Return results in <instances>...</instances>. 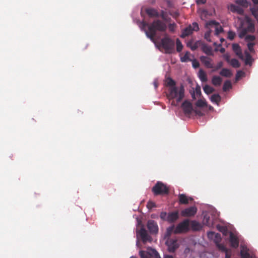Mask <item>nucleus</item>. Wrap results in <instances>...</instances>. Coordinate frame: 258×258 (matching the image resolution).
<instances>
[{
    "mask_svg": "<svg viewBox=\"0 0 258 258\" xmlns=\"http://www.w3.org/2000/svg\"><path fill=\"white\" fill-rule=\"evenodd\" d=\"M155 207H156V205H155V203H154L153 202L149 201L147 203V207L148 208V209H151L152 208Z\"/></svg>",
    "mask_w": 258,
    "mask_h": 258,
    "instance_id": "de8ad7c7",
    "label": "nucleus"
},
{
    "mask_svg": "<svg viewBox=\"0 0 258 258\" xmlns=\"http://www.w3.org/2000/svg\"><path fill=\"white\" fill-rule=\"evenodd\" d=\"M166 245L167 246L168 250L170 252H174L179 247V244L176 239L168 238L166 241Z\"/></svg>",
    "mask_w": 258,
    "mask_h": 258,
    "instance_id": "1a4fd4ad",
    "label": "nucleus"
},
{
    "mask_svg": "<svg viewBox=\"0 0 258 258\" xmlns=\"http://www.w3.org/2000/svg\"><path fill=\"white\" fill-rule=\"evenodd\" d=\"M174 229H175V228H174V225L168 227L166 230V236L169 237L170 236V235L171 234V233L173 232H174Z\"/></svg>",
    "mask_w": 258,
    "mask_h": 258,
    "instance_id": "58836bf2",
    "label": "nucleus"
},
{
    "mask_svg": "<svg viewBox=\"0 0 258 258\" xmlns=\"http://www.w3.org/2000/svg\"><path fill=\"white\" fill-rule=\"evenodd\" d=\"M232 49L235 53L236 55H237L240 58L242 59L243 58L242 51L239 44L236 43L233 44Z\"/></svg>",
    "mask_w": 258,
    "mask_h": 258,
    "instance_id": "412c9836",
    "label": "nucleus"
},
{
    "mask_svg": "<svg viewBox=\"0 0 258 258\" xmlns=\"http://www.w3.org/2000/svg\"><path fill=\"white\" fill-rule=\"evenodd\" d=\"M235 36V33L232 31H229L228 32V38L230 40H232L234 39V37Z\"/></svg>",
    "mask_w": 258,
    "mask_h": 258,
    "instance_id": "37998d69",
    "label": "nucleus"
},
{
    "mask_svg": "<svg viewBox=\"0 0 258 258\" xmlns=\"http://www.w3.org/2000/svg\"><path fill=\"white\" fill-rule=\"evenodd\" d=\"M176 50L177 52H180L181 51L183 48V45L178 38H177L176 40Z\"/></svg>",
    "mask_w": 258,
    "mask_h": 258,
    "instance_id": "72a5a7b5",
    "label": "nucleus"
},
{
    "mask_svg": "<svg viewBox=\"0 0 258 258\" xmlns=\"http://www.w3.org/2000/svg\"><path fill=\"white\" fill-rule=\"evenodd\" d=\"M140 255L141 258H150L148 254L144 251H140Z\"/></svg>",
    "mask_w": 258,
    "mask_h": 258,
    "instance_id": "09e8293b",
    "label": "nucleus"
},
{
    "mask_svg": "<svg viewBox=\"0 0 258 258\" xmlns=\"http://www.w3.org/2000/svg\"><path fill=\"white\" fill-rule=\"evenodd\" d=\"M181 108L186 115H190L194 111L192 104L188 100H185L182 103Z\"/></svg>",
    "mask_w": 258,
    "mask_h": 258,
    "instance_id": "9b49d317",
    "label": "nucleus"
},
{
    "mask_svg": "<svg viewBox=\"0 0 258 258\" xmlns=\"http://www.w3.org/2000/svg\"><path fill=\"white\" fill-rule=\"evenodd\" d=\"M167 98L169 100L175 99L171 102V105L176 106L184 97V88L182 85L179 87H173L168 88V92L167 94Z\"/></svg>",
    "mask_w": 258,
    "mask_h": 258,
    "instance_id": "f03ea898",
    "label": "nucleus"
},
{
    "mask_svg": "<svg viewBox=\"0 0 258 258\" xmlns=\"http://www.w3.org/2000/svg\"><path fill=\"white\" fill-rule=\"evenodd\" d=\"M232 88V84L229 80L226 81L223 86V90L224 91H227L228 90Z\"/></svg>",
    "mask_w": 258,
    "mask_h": 258,
    "instance_id": "473e14b6",
    "label": "nucleus"
},
{
    "mask_svg": "<svg viewBox=\"0 0 258 258\" xmlns=\"http://www.w3.org/2000/svg\"><path fill=\"white\" fill-rule=\"evenodd\" d=\"M179 218L178 211H174L168 214L167 221L169 223H173Z\"/></svg>",
    "mask_w": 258,
    "mask_h": 258,
    "instance_id": "6ab92c4d",
    "label": "nucleus"
},
{
    "mask_svg": "<svg viewBox=\"0 0 258 258\" xmlns=\"http://www.w3.org/2000/svg\"><path fill=\"white\" fill-rule=\"evenodd\" d=\"M205 27L207 29H209L214 27L215 28V35L217 36L223 32L224 31L220 24L215 20H211L207 22L206 23Z\"/></svg>",
    "mask_w": 258,
    "mask_h": 258,
    "instance_id": "0eeeda50",
    "label": "nucleus"
},
{
    "mask_svg": "<svg viewBox=\"0 0 258 258\" xmlns=\"http://www.w3.org/2000/svg\"><path fill=\"white\" fill-rule=\"evenodd\" d=\"M255 31L254 25L251 20L245 16L241 20L240 26L238 29V36L240 38H243L248 33H253Z\"/></svg>",
    "mask_w": 258,
    "mask_h": 258,
    "instance_id": "7ed1b4c3",
    "label": "nucleus"
},
{
    "mask_svg": "<svg viewBox=\"0 0 258 258\" xmlns=\"http://www.w3.org/2000/svg\"><path fill=\"white\" fill-rule=\"evenodd\" d=\"M251 12H252V14L253 15V16L255 17V18H257L258 17V14L257 13V12L255 10H252L251 11Z\"/></svg>",
    "mask_w": 258,
    "mask_h": 258,
    "instance_id": "13d9d810",
    "label": "nucleus"
},
{
    "mask_svg": "<svg viewBox=\"0 0 258 258\" xmlns=\"http://www.w3.org/2000/svg\"><path fill=\"white\" fill-rule=\"evenodd\" d=\"M200 60L204 66L208 69L214 68V63L213 60L210 57L206 56H201L200 57Z\"/></svg>",
    "mask_w": 258,
    "mask_h": 258,
    "instance_id": "2eb2a0df",
    "label": "nucleus"
},
{
    "mask_svg": "<svg viewBox=\"0 0 258 258\" xmlns=\"http://www.w3.org/2000/svg\"><path fill=\"white\" fill-rule=\"evenodd\" d=\"M223 66V63L222 61H219L216 66L214 65V68L213 69V72H215L220 69H221Z\"/></svg>",
    "mask_w": 258,
    "mask_h": 258,
    "instance_id": "ea45409f",
    "label": "nucleus"
},
{
    "mask_svg": "<svg viewBox=\"0 0 258 258\" xmlns=\"http://www.w3.org/2000/svg\"><path fill=\"white\" fill-rule=\"evenodd\" d=\"M219 51L221 52V53H224L225 52V49L223 47H222L219 50Z\"/></svg>",
    "mask_w": 258,
    "mask_h": 258,
    "instance_id": "e2e57ef3",
    "label": "nucleus"
},
{
    "mask_svg": "<svg viewBox=\"0 0 258 258\" xmlns=\"http://www.w3.org/2000/svg\"><path fill=\"white\" fill-rule=\"evenodd\" d=\"M245 54V64H250L252 62V57L250 53L245 51L244 52Z\"/></svg>",
    "mask_w": 258,
    "mask_h": 258,
    "instance_id": "c85d7f7f",
    "label": "nucleus"
},
{
    "mask_svg": "<svg viewBox=\"0 0 258 258\" xmlns=\"http://www.w3.org/2000/svg\"><path fill=\"white\" fill-rule=\"evenodd\" d=\"M214 235L215 237V240L216 243H217V246L218 247V248L219 249V250H220L221 251L225 252L230 249H228L227 248H226L224 245L218 243L221 240V237H220V234L215 233V232H210L208 233V236L210 238L212 237Z\"/></svg>",
    "mask_w": 258,
    "mask_h": 258,
    "instance_id": "9d476101",
    "label": "nucleus"
},
{
    "mask_svg": "<svg viewBox=\"0 0 258 258\" xmlns=\"http://www.w3.org/2000/svg\"><path fill=\"white\" fill-rule=\"evenodd\" d=\"M167 85L169 87V88H172L173 87H176L175 86V82L171 78H169L167 80Z\"/></svg>",
    "mask_w": 258,
    "mask_h": 258,
    "instance_id": "c9c22d12",
    "label": "nucleus"
},
{
    "mask_svg": "<svg viewBox=\"0 0 258 258\" xmlns=\"http://www.w3.org/2000/svg\"><path fill=\"white\" fill-rule=\"evenodd\" d=\"M146 14L150 18H158L159 17V13L158 11L153 8H148L145 10Z\"/></svg>",
    "mask_w": 258,
    "mask_h": 258,
    "instance_id": "f3484780",
    "label": "nucleus"
},
{
    "mask_svg": "<svg viewBox=\"0 0 258 258\" xmlns=\"http://www.w3.org/2000/svg\"><path fill=\"white\" fill-rule=\"evenodd\" d=\"M198 77L202 82H206L208 80L207 74L203 69H201L199 70Z\"/></svg>",
    "mask_w": 258,
    "mask_h": 258,
    "instance_id": "a878e982",
    "label": "nucleus"
},
{
    "mask_svg": "<svg viewBox=\"0 0 258 258\" xmlns=\"http://www.w3.org/2000/svg\"><path fill=\"white\" fill-rule=\"evenodd\" d=\"M229 9L233 13H236L238 14L242 15L244 14V10L241 7L234 5H231Z\"/></svg>",
    "mask_w": 258,
    "mask_h": 258,
    "instance_id": "aec40b11",
    "label": "nucleus"
},
{
    "mask_svg": "<svg viewBox=\"0 0 258 258\" xmlns=\"http://www.w3.org/2000/svg\"><path fill=\"white\" fill-rule=\"evenodd\" d=\"M147 226L151 234H156L158 233V226L157 223L155 221L149 220L147 222Z\"/></svg>",
    "mask_w": 258,
    "mask_h": 258,
    "instance_id": "f8f14e48",
    "label": "nucleus"
},
{
    "mask_svg": "<svg viewBox=\"0 0 258 258\" xmlns=\"http://www.w3.org/2000/svg\"><path fill=\"white\" fill-rule=\"evenodd\" d=\"M220 75L222 76L229 78L232 76V73H231L230 70L226 68H223L220 71Z\"/></svg>",
    "mask_w": 258,
    "mask_h": 258,
    "instance_id": "bb28decb",
    "label": "nucleus"
},
{
    "mask_svg": "<svg viewBox=\"0 0 258 258\" xmlns=\"http://www.w3.org/2000/svg\"><path fill=\"white\" fill-rule=\"evenodd\" d=\"M203 90L205 93L207 94H210L214 91V89L209 86V85H205L203 87Z\"/></svg>",
    "mask_w": 258,
    "mask_h": 258,
    "instance_id": "c756f323",
    "label": "nucleus"
},
{
    "mask_svg": "<svg viewBox=\"0 0 258 258\" xmlns=\"http://www.w3.org/2000/svg\"><path fill=\"white\" fill-rule=\"evenodd\" d=\"M189 221L185 219L179 223L174 229V233L179 234L187 232L189 230Z\"/></svg>",
    "mask_w": 258,
    "mask_h": 258,
    "instance_id": "423d86ee",
    "label": "nucleus"
},
{
    "mask_svg": "<svg viewBox=\"0 0 258 258\" xmlns=\"http://www.w3.org/2000/svg\"><path fill=\"white\" fill-rule=\"evenodd\" d=\"M241 258H252L247 248L242 247L240 250Z\"/></svg>",
    "mask_w": 258,
    "mask_h": 258,
    "instance_id": "393cba45",
    "label": "nucleus"
},
{
    "mask_svg": "<svg viewBox=\"0 0 258 258\" xmlns=\"http://www.w3.org/2000/svg\"><path fill=\"white\" fill-rule=\"evenodd\" d=\"M142 25L143 28L148 26V30H145V33L147 36L152 41L154 40L157 31L165 32L167 29L166 24L160 20H155L150 24L143 22Z\"/></svg>",
    "mask_w": 258,
    "mask_h": 258,
    "instance_id": "f257e3e1",
    "label": "nucleus"
},
{
    "mask_svg": "<svg viewBox=\"0 0 258 258\" xmlns=\"http://www.w3.org/2000/svg\"><path fill=\"white\" fill-rule=\"evenodd\" d=\"M212 32V30H209V31H207L204 35V38L205 39H206L209 42H211V40L210 39L211 34Z\"/></svg>",
    "mask_w": 258,
    "mask_h": 258,
    "instance_id": "79ce46f5",
    "label": "nucleus"
},
{
    "mask_svg": "<svg viewBox=\"0 0 258 258\" xmlns=\"http://www.w3.org/2000/svg\"><path fill=\"white\" fill-rule=\"evenodd\" d=\"M159 17H161L164 21L167 20V13L163 10L161 11L160 13H159Z\"/></svg>",
    "mask_w": 258,
    "mask_h": 258,
    "instance_id": "c03bdc74",
    "label": "nucleus"
},
{
    "mask_svg": "<svg viewBox=\"0 0 258 258\" xmlns=\"http://www.w3.org/2000/svg\"><path fill=\"white\" fill-rule=\"evenodd\" d=\"M197 212V208L192 206L183 210L181 212V214L183 217H191L194 216Z\"/></svg>",
    "mask_w": 258,
    "mask_h": 258,
    "instance_id": "ddd939ff",
    "label": "nucleus"
},
{
    "mask_svg": "<svg viewBox=\"0 0 258 258\" xmlns=\"http://www.w3.org/2000/svg\"><path fill=\"white\" fill-rule=\"evenodd\" d=\"M160 217L161 219L167 221L168 214L166 212H162L161 213Z\"/></svg>",
    "mask_w": 258,
    "mask_h": 258,
    "instance_id": "a18cd8bd",
    "label": "nucleus"
},
{
    "mask_svg": "<svg viewBox=\"0 0 258 258\" xmlns=\"http://www.w3.org/2000/svg\"><path fill=\"white\" fill-rule=\"evenodd\" d=\"M155 258H161L159 253L156 251H155Z\"/></svg>",
    "mask_w": 258,
    "mask_h": 258,
    "instance_id": "bf43d9fd",
    "label": "nucleus"
},
{
    "mask_svg": "<svg viewBox=\"0 0 258 258\" xmlns=\"http://www.w3.org/2000/svg\"><path fill=\"white\" fill-rule=\"evenodd\" d=\"M190 227L193 231H199L202 228L200 223L196 221H191L190 222Z\"/></svg>",
    "mask_w": 258,
    "mask_h": 258,
    "instance_id": "b1692460",
    "label": "nucleus"
},
{
    "mask_svg": "<svg viewBox=\"0 0 258 258\" xmlns=\"http://www.w3.org/2000/svg\"><path fill=\"white\" fill-rule=\"evenodd\" d=\"M130 258H137V257L136 256H132Z\"/></svg>",
    "mask_w": 258,
    "mask_h": 258,
    "instance_id": "774afa93",
    "label": "nucleus"
},
{
    "mask_svg": "<svg viewBox=\"0 0 258 258\" xmlns=\"http://www.w3.org/2000/svg\"><path fill=\"white\" fill-rule=\"evenodd\" d=\"M154 85H155V88L157 87V84L156 82L154 83Z\"/></svg>",
    "mask_w": 258,
    "mask_h": 258,
    "instance_id": "338daca9",
    "label": "nucleus"
},
{
    "mask_svg": "<svg viewBox=\"0 0 258 258\" xmlns=\"http://www.w3.org/2000/svg\"><path fill=\"white\" fill-rule=\"evenodd\" d=\"M235 3L242 7H247L248 6L247 2L246 0H236Z\"/></svg>",
    "mask_w": 258,
    "mask_h": 258,
    "instance_id": "4c0bfd02",
    "label": "nucleus"
},
{
    "mask_svg": "<svg viewBox=\"0 0 258 258\" xmlns=\"http://www.w3.org/2000/svg\"><path fill=\"white\" fill-rule=\"evenodd\" d=\"M243 74V73L241 71H237L236 75V79L238 80L239 78H240L242 76V75Z\"/></svg>",
    "mask_w": 258,
    "mask_h": 258,
    "instance_id": "864d4df0",
    "label": "nucleus"
},
{
    "mask_svg": "<svg viewBox=\"0 0 258 258\" xmlns=\"http://www.w3.org/2000/svg\"><path fill=\"white\" fill-rule=\"evenodd\" d=\"M245 40L248 42H253L255 39V37L254 35H247L245 36Z\"/></svg>",
    "mask_w": 258,
    "mask_h": 258,
    "instance_id": "e433bc0d",
    "label": "nucleus"
},
{
    "mask_svg": "<svg viewBox=\"0 0 258 258\" xmlns=\"http://www.w3.org/2000/svg\"><path fill=\"white\" fill-rule=\"evenodd\" d=\"M152 190L155 195H167L169 193V189L163 182L158 181L153 187Z\"/></svg>",
    "mask_w": 258,
    "mask_h": 258,
    "instance_id": "39448f33",
    "label": "nucleus"
},
{
    "mask_svg": "<svg viewBox=\"0 0 258 258\" xmlns=\"http://www.w3.org/2000/svg\"><path fill=\"white\" fill-rule=\"evenodd\" d=\"M202 50L207 55L209 56H214V53L213 48L211 46H209L207 44L201 43Z\"/></svg>",
    "mask_w": 258,
    "mask_h": 258,
    "instance_id": "a211bd4d",
    "label": "nucleus"
},
{
    "mask_svg": "<svg viewBox=\"0 0 258 258\" xmlns=\"http://www.w3.org/2000/svg\"><path fill=\"white\" fill-rule=\"evenodd\" d=\"M229 242L230 246L233 248H236L239 246L238 238L232 232H230L229 234Z\"/></svg>",
    "mask_w": 258,
    "mask_h": 258,
    "instance_id": "dca6fc26",
    "label": "nucleus"
},
{
    "mask_svg": "<svg viewBox=\"0 0 258 258\" xmlns=\"http://www.w3.org/2000/svg\"><path fill=\"white\" fill-rule=\"evenodd\" d=\"M137 233L138 236L139 235L140 236L144 243H146L147 241L151 240V237L149 235L147 230L144 228H141L140 230L137 231Z\"/></svg>",
    "mask_w": 258,
    "mask_h": 258,
    "instance_id": "4468645a",
    "label": "nucleus"
},
{
    "mask_svg": "<svg viewBox=\"0 0 258 258\" xmlns=\"http://www.w3.org/2000/svg\"><path fill=\"white\" fill-rule=\"evenodd\" d=\"M164 258H174V257L171 255H165Z\"/></svg>",
    "mask_w": 258,
    "mask_h": 258,
    "instance_id": "680f3d73",
    "label": "nucleus"
},
{
    "mask_svg": "<svg viewBox=\"0 0 258 258\" xmlns=\"http://www.w3.org/2000/svg\"><path fill=\"white\" fill-rule=\"evenodd\" d=\"M196 105L198 107H203L207 106V103L205 100L199 99L196 102Z\"/></svg>",
    "mask_w": 258,
    "mask_h": 258,
    "instance_id": "f704fd0d",
    "label": "nucleus"
},
{
    "mask_svg": "<svg viewBox=\"0 0 258 258\" xmlns=\"http://www.w3.org/2000/svg\"><path fill=\"white\" fill-rule=\"evenodd\" d=\"M225 258H231L232 251L231 249H229L227 251L225 252Z\"/></svg>",
    "mask_w": 258,
    "mask_h": 258,
    "instance_id": "603ef678",
    "label": "nucleus"
},
{
    "mask_svg": "<svg viewBox=\"0 0 258 258\" xmlns=\"http://www.w3.org/2000/svg\"><path fill=\"white\" fill-rule=\"evenodd\" d=\"M221 99V96L218 94H215L211 96V101L213 103L218 104Z\"/></svg>",
    "mask_w": 258,
    "mask_h": 258,
    "instance_id": "cd10ccee",
    "label": "nucleus"
},
{
    "mask_svg": "<svg viewBox=\"0 0 258 258\" xmlns=\"http://www.w3.org/2000/svg\"><path fill=\"white\" fill-rule=\"evenodd\" d=\"M207 2V0H197L196 2L198 5L205 4Z\"/></svg>",
    "mask_w": 258,
    "mask_h": 258,
    "instance_id": "6e6d98bb",
    "label": "nucleus"
},
{
    "mask_svg": "<svg viewBox=\"0 0 258 258\" xmlns=\"http://www.w3.org/2000/svg\"><path fill=\"white\" fill-rule=\"evenodd\" d=\"M194 112H195L196 114H198V115H202V112L200 111H199L198 110H194Z\"/></svg>",
    "mask_w": 258,
    "mask_h": 258,
    "instance_id": "052dcab7",
    "label": "nucleus"
},
{
    "mask_svg": "<svg viewBox=\"0 0 258 258\" xmlns=\"http://www.w3.org/2000/svg\"><path fill=\"white\" fill-rule=\"evenodd\" d=\"M220 41L221 42H223L224 41V39L222 38L220 39Z\"/></svg>",
    "mask_w": 258,
    "mask_h": 258,
    "instance_id": "69168bd1",
    "label": "nucleus"
},
{
    "mask_svg": "<svg viewBox=\"0 0 258 258\" xmlns=\"http://www.w3.org/2000/svg\"><path fill=\"white\" fill-rule=\"evenodd\" d=\"M176 27V24L175 23L170 24L168 26L169 29L171 32H174Z\"/></svg>",
    "mask_w": 258,
    "mask_h": 258,
    "instance_id": "3c124183",
    "label": "nucleus"
},
{
    "mask_svg": "<svg viewBox=\"0 0 258 258\" xmlns=\"http://www.w3.org/2000/svg\"><path fill=\"white\" fill-rule=\"evenodd\" d=\"M189 45H190V42H188L187 43V46L190 47V49L192 50H195L198 47V45L197 42L195 43L194 45H192L191 46H190Z\"/></svg>",
    "mask_w": 258,
    "mask_h": 258,
    "instance_id": "8fccbe9b",
    "label": "nucleus"
},
{
    "mask_svg": "<svg viewBox=\"0 0 258 258\" xmlns=\"http://www.w3.org/2000/svg\"><path fill=\"white\" fill-rule=\"evenodd\" d=\"M255 45L254 42H248L247 43V47L249 51L251 53H253L254 52V49L253 48L254 46Z\"/></svg>",
    "mask_w": 258,
    "mask_h": 258,
    "instance_id": "a19ab883",
    "label": "nucleus"
},
{
    "mask_svg": "<svg viewBox=\"0 0 258 258\" xmlns=\"http://www.w3.org/2000/svg\"><path fill=\"white\" fill-rule=\"evenodd\" d=\"M192 67L195 69H197L200 67V63L197 59H194L192 61Z\"/></svg>",
    "mask_w": 258,
    "mask_h": 258,
    "instance_id": "49530a36",
    "label": "nucleus"
},
{
    "mask_svg": "<svg viewBox=\"0 0 258 258\" xmlns=\"http://www.w3.org/2000/svg\"><path fill=\"white\" fill-rule=\"evenodd\" d=\"M190 52L186 51L184 56L181 57L180 60L181 62H187L188 61H191V59L189 58Z\"/></svg>",
    "mask_w": 258,
    "mask_h": 258,
    "instance_id": "7c9ffc66",
    "label": "nucleus"
},
{
    "mask_svg": "<svg viewBox=\"0 0 258 258\" xmlns=\"http://www.w3.org/2000/svg\"><path fill=\"white\" fill-rule=\"evenodd\" d=\"M161 44L166 53L170 54L174 51V41L167 35L161 39Z\"/></svg>",
    "mask_w": 258,
    "mask_h": 258,
    "instance_id": "20e7f679",
    "label": "nucleus"
},
{
    "mask_svg": "<svg viewBox=\"0 0 258 258\" xmlns=\"http://www.w3.org/2000/svg\"><path fill=\"white\" fill-rule=\"evenodd\" d=\"M196 92L197 95H201V88L200 86H197L196 88Z\"/></svg>",
    "mask_w": 258,
    "mask_h": 258,
    "instance_id": "5fc2aeb1",
    "label": "nucleus"
},
{
    "mask_svg": "<svg viewBox=\"0 0 258 258\" xmlns=\"http://www.w3.org/2000/svg\"><path fill=\"white\" fill-rule=\"evenodd\" d=\"M253 3L255 4H258V0H252Z\"/></svg>",
    "mask_w": 258,
    "mask_h": 258,
    "instance_id": "0e129e2a",
    "label": "nucleus"
},
{
    "mask_svg": "<svg viewBox=\"0 0 258 258\" xmlns=\"http://www.w3.org/2000/svg\"><path fill=\"white\" fill-rule=\"evenodd\" d=\"M222 82V78L217 76H214L212 79V83L215 86H219Z\"/></svg>",
    "mask_w": 258,
    "mask_h": 258,
    "instance_id": "5701e85b",
    "label": "nucleus"
},
{
    "mask_svg": "<svg viewBox=\"0 0 258 258\" xmlns=\"http://www.w3.org/2000/svg\"><path fill=\"white\" fill-rule=\"evenodd\" d=\"M179 203L180 204H187L189 200L192 201V198H188L185 194H181L178 195Z\"/></svg>",
    "mask_w": 258,
    "mask_h": 258,
    "instance_id": "4be33fe9",
    "label": "nucleus"
},
{
    "mask_svg": "<svg viewBox=\"0 0 258 258\" xmlns=\"http://www.w3.org/2000/svg\"><path fill=\"white\" fill-rule=\"evenodd\" d=\"M229 63L234 68H238L240 66L239 61L235 58L231 59Z\"/></svg>",
    "mask_w": 258,
    "mask_h": 258,
    "instance_id": "2f4dec72",
    "label": "nucleus"
},
{
    "mask_svg": "<svg viewBox=\"0 0 258 258\" xmlns=\"http://www.w3.org/2000/svg\"><path fill=\"white\" fill-rule=\"evenodd\" d=\"M224 57L227 62H229L230 61V56L228 54H225Z\"/></svg>",
    "mask_w": 258,
    "mask_h": 258,
    "instance_id": "4d7b16f0",
    "label": "nucleus"
},
{
    "mask_svg": "<svg viewBox=\"0 0 258 258\" xmlns=\"http://www.w3.org/2000/svg\"><path fill=\"white\" fill-rule=\"evenodd\" d=\"M199 30V25L197 23L194 22L192 25H189L182 30L180 35L181 38H185L191 34L194 31H198Z\"/></svg>",
    "mask_w": 258,
    "mask_h": 258,
    "instance_id": "6e6552de",
    "label": "nucleus"
}]
</instances>
